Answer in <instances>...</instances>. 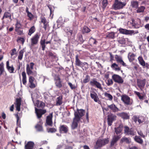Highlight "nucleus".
I'll return each instance as SVG.
<instances>
[{
  "instance_id": "cd10ccee",
  "label": "nucleus",
  "mask_w": 149,
  "mask_h": 149,
  "mask_svg": "<svg viewBox=\"0 0 149 149\" xmlns=\"http://www.w3.org/2000/svg\"><path fill=\"white\" fill-rule=\"evenodd\" d=\"M136 55L134 54L129 52L128 54V57L129 61L132 62L135 60Z\"/></svg>"
},
{
  "instance_id": "58836bf2",
  "label": "nucleus",
  "mask_w": 149,
  "mask_h": 149,
  "mask_svg": "<svg viewBox=\"0 0 149 149\" xmlns=\"http://www.w3.org/2000/svg\"><path fill=\"white\" fill-rule=\"evenodd\" d=\"M132 22H130L132 25L135 28H138L139 27V26L138 24L136 23L134 19L132 18L131 19Z\"/></svg>"
},
{
  "instance_id": "4be33fe9",
  "label": "nucleus",
  "mask_w": 149,
  "mask_h": 149,
  "mask_svg": "<svg viewBox=\"0 0 149 149\" xmlns=\"http://www.w3.org/2000/svg\"><path fill=\"white\" fill-rule=\"evenodd\" d=\"M121 100L124 103L127 105L130 104V98L126 95H123L121 96Z\"/></svg>"
},
{
  "instance_id": "e2e57ef3",
  "label": "nucleus",
  "mask_w": 149,
  "mask_h": 149,
  "mask_svg": "<svg viewBox=\"0 0 149 149\" xmlns=\"http://www.w3.org/2000/svg\"><path fill=\"white\" fill-rule=\"evenodd\" d=\"M68 84L70 86L71 89L72 90L75 89L76 88V87L74 84H72L70 82H68Z\"/></svg>"
},
{
  "instance_id": "393cba45",
  "label": "nucleus",
  "mask_w": 149,
  "mask_h": 149,
  "mask_svg": "<svg viewBox=\"0 0 149 149\" xmlns=\"http://www.w3.org/2000/svg\"><path fill=\"white\" fill-rule=\"evenodd\" d=\"M108 4V0H102V6H100V9L101 12L104 11Z\"/></svg>"
},
{
  "instance_id": "5fc2aeb1",
  "label": "nucleus",
  "mask_w": 149,
  "mask_h": 149,
  "mask_svg": "<svg viewBox=\"0 0 149 149\" xmlns=\"http://www.w3.org/2000/svg\"><path fill=\"white\" fill-rule=\"evenodd\" d=\"M45 105V103L41 101H39L38 102V104L37 105V107L38 108H43Z\"/></svg>"
},
{
  "instance_id": "3c124183",
  "label": "nucleus",
  "mask_w": 149,
  "mask_h": 149,
  "mask_svg": "<svg viewBox=\"0 0 149 149\" xmlns=\"http://www.w3.org/2000/svg\"><path fill=\"white\" fill-rule=\"evenodd\" d=\"M15 31L19 35H22L23 34V31L22 28L15 29Z\"/></svg>"
},
{
  "instance_id": "ea45409f",
  "label": "nucleus",
  "mask_w": 149,
  "mask_h": 149,
  "mask_svg": "<svg viewBox=\"0 0 149 149\" xmlns=\"http://www.w3.org/2000/svg\"><path fill=\"white\" fill-rule=\"evenodd\" d=\"M134 139L136 141L139 143L142 144L143 143V140L139 137L137 136H135Z\"/></svg>"
},
{
  "instance_id": "a18cd8bd",
  "label": "nucleus",
  "mask_w": 149,
  "mask_h": 149,
  "mask_svg": "<svg viewBox=\"0 0 149 149\" xmlns=\"http://www.w3.org/2000/svg\"><path fill=\"white\" fill-rule=\"evenodd\" d=\"M137 8V9L136 10V12L137 13L143 12L145 9V7L143 6H141Z\"/></svg>"
},
{
  "instance_id": "a211bd4d",
  "label": "nucleus",
  "mask_w": 149,
  "mask_h": 149,
  "mask_svg": "<svg viewBox=\"0 0 149 149\" xmlns=\"http://www.w3.org/2000/svg\"><path fill=\"white\" fill-rule=\"evenodd\" d=\"M59 130L61 134H66L68 131V128L66 125H61L59 127Z\"/></svg>"
},
{
  "instance_id": "6e6552de",
  "label": "nucleus",
  "mask_w": 149,
  "mask_h": 149,
  "mask_svg": "<svg viewBox=\"0 0 149 149\" xmlns=\"http://www.w3.org/2000/svg\"><path fill=\"white\" fill-rule=\"evenodd\" d=\"M104 109L107 111H110L114 113H116L120 111L119 109L114 104L108 105L107 107L104 108Z\"/></svg>"
},
{
  "instance_id": "72a5a7b5",
  "label": "nucleus",
  "mask_w": 149,
  "mask_h": 149,
  "mask_svg": "<svg viewBox=\"0 0 149 149\" xmlns=\"http://www.w3.org/2000/svg\"><path fill=\"white\" fill-rule=\"evenodd\" d=\"M119 31L120 33L125 34H130V31L125 29L120 28L119 29Z\"/></svg>"
},
{
  "instance_id": "412c9836",
  "label": "nucleus",
  "mask_w": 149,
  "mask_h": 149,
  "mask_svg": "<svg viewBox=\"0 0 149 149\" xmlns=\"http://www.w3.org/2000/svg\"><path fill=\"white\" fill-rule=\"evenodd\" d=\"M117 115L124 120L129 119L130 118V115L128 114V113L126 112H123L118 113H117Z\"/></svg>"
},
{
  "instance_id": "13d9d810",
  "label": "nucleus",
  "mask_w": 149,
  "mask_h": 149,
  "mask_svg": "<svg viewBox=\"0 0 149 149\" xmlns=\"http://www.w3.org/2000/svg\"><path fill=\"white\" fill-rule=\"evenodd\" d=\"M21 98H17L16 100V102L15 103V105H21Z\"/></svg>"
},
{
  "instance_id": "338daca9",
  "label": "nucleus",
  "mask_w": 149,
  "mask_h": 149,
  "mask_svg": "<svg viewBox=\"0 0 149 149\" xmlns=\"http://www.w3.org/2000/svg\"><path fill=\"white\" fill-rule=\"evenodd\" d=\"M12 52L10 53L11 56H12L16 54V50L15 48H14L11 50Z\"/></svg>"
},
{
  "instance_id": "6e6d98bb",
  "label": "nucleus",
  "mask_w": 149,
  "mask_h": 149,
  "mask_svg": "<svg viewBox=\"0 0 149 149\" xmlns=\"http://www.w3.org/2000/svg\"><path fill=\"white\" fill-rule=\"evenodd\" d=\"M78 40L81 43H83L84 41V40H83V36L82 35L80 34L78 35Z\"/></svg>"
},
{
  "instance_id": "79ce46f5",
  "label": "nucleus",
  "mask_w": 149,
  "mask_h": 149,
  "mask_svg": "<svg viewBox=\"0 0 149 149\" xmlns=\"http://www.w3.org/2000/svg\"><path fill=\"white\" fill-rule=\"evenodd\" d=\"M139 3L138 1H132L131 3V5L132 8H137L138 6Z\"/></svg>"
},
{
  "instance_id": "7ed1b4c3",
  "label": "nucleus",
  "mask_w": 149,
  "mask_h": 149,
  "mask_svg": "<svg viewBox=\"0 0 149 149\" xmlns=\"http://www.w3.org/2000/svg\"><path fill=\"white\" fill-rule=\"evenodd\" d=\"M109 139L107 138L102 139H98L96 142L95 148L98 149L108 144L109 142Z\"/></svg>"
},
{
  "instance_id": "052dcab7",
  "label": "nucleus",
  "mask_w": 149,
  "mask_h": 149,
  "mask_svg": "<svg viewBox=\"0 0 149 149\" xmlns=\"http://www.w3.org/2000/svg\"><path fill=\"white\" fill-rule=\"evenodd\" d=\"M48 56L52 58H54L56 57V55L50 51H49L48 52Z\"/></svg>"
},
{
  "instance_id": "0eeeda50",
  "label": "nucleus",
  "mask_w": 149,
  "mask_h": 149,
  "mask_svg": "<svg viewBox=\"0 0 149 149\" xmlns=\"http://www.w3.org/2000/svg\"><path fill=\"white\" fill-rule=\"evenodd\" d=\"M90 84L92 86L95 87L100 90H103V88L101 84L97 81L95 78H93L92 79L90 82Z\"/></svg>"
},
{
  "instance_id": "bf43d9fd",
  "label": "nucleus",
  "mask_w": 149,
  "mask_h": 149,
  "mask_svg": "<svg viewBox=\"0 0 149 149\" xmlns=\"http://www.w3.org/2000/svg\"><path fill=\"white\" fill-rule=\"evenodd\" d=\"M56 131V129L54 128H49L48 130V132H50L51 133L55 132Z\"/></svg>"
},
{
  "instance_id": "603ef678",
  "label": "nucleus",
  "mask_w": 149,
  "mask_h": 149,
  "mask_svg": "<svg viewBox=\"0 0 149 149\" xmlns=\"http://www.w3.org/2000/svg\"><path fill=\"white\" fill-rule=\"evenodd\" d=\"M35 128L39 131H42L43 130V128L42 125L37 124L35 126Z\"/></svg>"
},
{
  "instance_id": "b1692460",
  "label": "nucleus",
  "mask_w": 149,
  "mask_h": 149,
  "mask_svg": "<svg viewBox=\"0 0 149 149\" xmlns=\"http://www.w3.org/2000/svg\"><path fill=\"white\" fill-rule=\"evenodd\" d=\"M6 68L9 73H14V68L13 65H12L11 66H10L9 62L8 61L6 62Z\"/></svg>"
},
{
  "instance_id": "e433bc0d",
  "label": "nucleus",
  "mask_w": 149,
  "mask_h": 149,
  "mask_svg": "<svg viewBox=\"0 0 149 149\" xmlns=\"http://www.w3.org/2000/svg\"><path fill=\"white\" fill-rule=\"evenodd\" d=\"M36 29L34 26H33L31 27L29 30L28 35L31 36L32 34L33 33L36 31Z\"/></svg>"
},
{
  "instance_id": "49530a36",
  "label": "nucleus",
  "mask_w": 149,
  "mask_h": 149,
  "mask_svg": "<svg viewBox=\"0 0 149 149\" xmlns=\"http://www.w3.org/2000/svg\"><path fill=\"white\" fill-rule=\"evenodd\" d=\"M4 71V64L3 62L0 64V75L2 74Z\"/></svg>"
},
{
  "instance_id": "37998d69",
  "label": "nucleus",
  "mask_w": 149,
  "mask_h": 149,
  "mask_svg": "<svg viewBox=\"0 0 149 149\" xmlns=\"http://www.w3.org/2000/svg\"><path fill=\"white\" fill-rule=\"evenodd\" d=\"M24 49L22 50H21L19 51V55L18 56V59L19 60H22L23 58V53H24Z\"/></svg>"
},
{
  "instance_id": "c9c22d12",
  "label": "nucleus",
  "mask_w": 149,
  "mask_h": 149,
  "mask_svg": "<svg viewBox=\"0 0 149 149\" xmlns=\"http://www.w3.org/2000/svg\"><path fill=\"white\" fill-rule=\"evenodd\" d=\"M111 67L113 69H114L116 71H120L121 69L118 66V65L115 63L111 64Z\"/></svg>"
},
{
  "instance_id": "20e7f679",
  "label": "nucleus",
  "mask_w": 149,
  "mask_h": 149,
  "mask_svg": "<svg viewBox=\"0 0 149 149\" xmlns=\"http://www.w3.org/2000/svg\"><path fill=\"white\" fill-rule=\"evenodd\" d=\"M40 36V33L38 32L31 38V45L32 46L38 44Z\"/></svg>"
},
{
  "instance_id": "423d86ee",
  "label": "nucleus",
  "mask_w": 149,
  "mask_h": 149,
  "mask_svg": "<svg viewBox=\"0 0 149 149\" xmlns=\"http://www.w3.org/2000/svg\"><path fill=\"white\" fill-rule=\"evenodd\" d=\"M124 133L125 135L134 136L136 134V132L134 129L131 128H130L127 126L124 127Z\"/></svg>"
},
{
  "instance_id": "de8ad7c7",
  "label": "nucleus",
  "mask_w": 149,
  "mask_h": 149,
  "mask_svg": "<svg viewBox=\"0 0 149 149\" xmlns=\"http://www.w3.org/2000/svg\"><path fill=\"white\" fill-rule=\"evenodd\" d=\"M90 76L88 74L86 75L85 78L83 80V83L86 84L89 82L90 81Z\"/></svg>"
},
{
  "instance_id": "5701e85b",
  "label": "nucleus",
  "mask_w": 149,
  "mask_h": 149,
  "mask_svg": "<svg viewBox=\"0 0 149 149\" xmlns=\"http://www.w3.org/2000/svg\"><path fill=\"white\" fill-rule=\"evenodd\" d=\"M115 58L117 62L118 63H120L124 66H126V65L125 63L122 60V57L117 55H116L115 56Z\"/></svg>"
},
{
  "instance_id": "6ab92c4d",
  "label": "nucleus",
  "mask_w": 149,
  "mask_h": 149,
  "mask_svg": "<svg viewBox=\"0 0 149 149\" xmlns=\"http://www.w3.org/2000/svg\"><path fill=\"white\" fill-rule=\"evenodd\" d=\"M85 112V110L82 109H77V111L74 112V117H75L76 115L78 116L79 118V120H80L82 117L84 116Z\"/></svg>"
},
{
  "instance_id": "f03ea898",
  "label": "nucleus",
  "mask_w": 149,
  "mask_h": 149,
  "mask_svg": "<svg viewBox=\"0 0 149 149\" xmlns=\"http://www.w3.org/2000/svg\"><path fill=\"white\" fill-rule=\"evenodd\" d=\"M79 55L77 54L75 56V65L76 66L81 67L83 70H86L87 69L88 64L86 62L81 61L79 58Z\"/></svg>"
},
{
  "instance_id": "2eb2a0df",
  "label": "nucleus",
  "mask_w": 149,
  "mask_h": 149,
  "mask_svg": "<svg viewBox=\"0 0 149 149\" xmlns=\"http://www.w3.org/2000/svg\"><path fill=\"white\" fill-rule=\"evenodd\" d=\"M121 136L120 135H114L111 141L110 142V146L112 147L119 140Z\"/></svg>"
},
{
  "instance_id": "69168bd1",
  "label": "nucleus",
  "mask_w": 149,
  "mask_h": 149,
  "mask_svg": "<svg viewBox=\"0 0 149 149\" xmlns=\"http://www.w3.org/2000/svg\"><path fill=\"white\" fill-rule=\"evenodd\" d=\"M109 53L110 55V61L112 62L114 60V56L113 55L112 53L109 52Z\"/></svg>"
},
{
  "instance_id": "4c0bfd02",
  "label": "nucleus",
  "mask_w": 149,
  "mask_h": 149,
  "mask_svg": "<svg viewBox=\"0 0 149 149\" xmlns=\"http://www.w3.org/2000/svg\"><path fill=\"white\" fill-rule=\"evenodd\" d=\"M134 93L139 97V99L141 100H143L144 99V96L143 94H141L139 92L134 91Z\"/></svg>"
},
{
  "instance_id": "2f4dec72",
  "label": "nucleus",
  "mask_w": 149,
  "mask_h": 149,
  "mask_svg": "<svg viewBox=\"0 0 149 149\" xmlns=\"http://www.w3.org/2000/svg\"><path fill=\"white\" fill-rule=\"evenodd\" d=\"M122 128L123 126L121 125H119L118 127L115 128V132L117 135L121 133L122 130Z\"/></svg>"
},
{
  "instance_id": "ddd939ff",
  "label": "nucleus",
  "mask_w": 149,
  "mask_h": 149,
  "mask_svg": "<svg viewBox=\"0 0 149 149\" xmlns=\"http://www.w3.org/2000/svg\"><path fill=\"white\" fill-rule=\"evenodd\" d=\"M34 63L33 62H31L30 65L27 64L26 65V73L28 75H29L33 73L32 70L33 69V67Z\"/></svg>"
},
{
  "instance_id": "a878e982",
  "label": "nucleus",
  "mask_w": 149,
  "mask_h": 149,
  "mask_svg": "<svg viewBox=\"0 0 149 149\" xmlns=\"http://www.w3.org/2000/svg\"><path fill=\"white\" fill-rule=\"evenodd\" d=\"M35 144L32 141H28L27 143L25 145V149H33Z\"/></svg>"
},
{
  "instance_id": "8fccbe9b",
  "label": "nucleus",
  "mask_w": 149,
  "mask_h": 149,
  "mask_svg": "<svg viewBox=\"0 0 149 149\" xmlns=\"http://www.w3.org/2000/svg\"><path fill=\"white\" fill-rule=\"evenodd\" d=\"M121 142L122 143L125 142L127 143H130V139L127 137H123L121 140Z\"/></svg>"
},
{
  "instance_id": "680f3d73",
  "label": "nucleus",
  "mask_w": 149,
  "mask_h": 149,
  "mask_svg": "<svg viewBox=\"0 0 149 149\" xmlns=\"http://www.w3.org/2000/svg\"><path fill=\"white\" fill-rule=\"evenodd\" d=\"M106 83L108 86H110L113 84V82L112 79H108Z\"/></svg>"
},
{
  "instance_id": "a19ab883",
  "label": "nucleus",
  "mask_w": 149,
  "mask_h": 149,
  "mask_svg": "<svg viewBox=\"0 0 149 149\" xmlns=\"http://www.w3.org/2000/svg\"><path fill=\"white\" fill-rule=\"evenodd\" d=\"M91 31V29L88 27L86 26H84L83 27L82 32L84 33H87Z\"/></svg>"
},
{
  "instance_id": "aec40b11",
  "label": "nucleus",
  "mask_w": 149,
  "mask_h": 149,
  "mask_svg": "<svg viewBox=\"0 0 149 149\" xmlns=\"http://www.w3.org/2000/svg\"><path fill=\"white\" fill-rule=\"evenodd\" d=\"M51 39L49 41L46 42L45 39L43 40L41 39L40 41V47H41L42 49V51H44L46 47V44H51Z\"/></svg>"
},
{
  "instance_id": "7c9ffc66",
  "label": "nucleus",
  "mask_w": 149,
  "mask_h": 149,
  "mask_svg": "<svg viewBox=\"0 0 149 149\" xmlns=\"http://www.w3.org/2000/svg\"><path fill=\"white\" fill-rule=\"evenodd\" d=\"M22 83L23 84L25 85L27 81L26 73L24 71L22 72Z\"/></svg>"
},
{
  "instance_id": "473e14b6",
  "label": "nucleus",
  "mask_w": 149,
  "mask_h": 149,
  "mask_svg": "<svg viewBox=\"0 0 149 149\" xmlns=\"http://www.w3.org/2000/svg\"><path fill=\"white\" fill-rule=\"evenodd\" d=\"M106 37L110 39H114L115 38V33L113 32L108 33L106 35Z\"/></svg>"
},
{
  "instance_id": "c85d7f7f",
  "label": "nucleus",
  "mask_w": 149,
  "mask_h": 149,
  "mask_svg": "<svg viewBox=\"0 0 149 149\" xmlns=\"http://www.w3.org/2000/svg\"><path fill=\"white\" fill-rule=\"evenodd\" d=\"M63 99L62 95H60L59 97L57 98L56 105L57 106L60 105L63 103L62 100Z\"/></svg>"
},
{
  "instance_id": "f257e3e1",
  "label": "nucleus",
  "mask_w": 149,
  "mask_h": 149,
  "mask_svg": "<svg viewBox=\"0 0 149 149\" xmlns=\"http://www.w3.org/2000/svg\"><path fill=\"white\" fill-rule=\"evenodd\" d=\"M126 4V0H115L112 7L115 10H119L123 8Z\"/></svg>"
},
{
  "instance_id": "bb28decb",
  "label": "nucleus",
  "mask_w": 149,
  "mask_h": 149,
  "mask_svg": "<svg viewBox=\"0 0 149 149\" xmlns=\"http://www.w3.org/2000/svg\"><path fill=\"white\" fill-rule=\"evenodd\" d=\"M139 64L143 66V68L146 67V62L142 56H139L138 58Z\"/></svg>"
},
{
  "instance_id": "09e8293b",
  "label": "nucleus",
  "mask_w": 149,
  "mask_h": 149,
  "mask_svg": "<svg viewBox=\"0 0 149 149\" xmlns=\"http://www.w3.org/2000/svg\"><path fill=\"white\" fill-rule=\"evenodd\" d=\"M104 95L105 97H107L109 100L111 101L113 100V96L110 93H105Z\"/></svg>"
},
{
  "instance_id": "9d476101",
  "label": "nucleus",
  "mask_w": 149,
  "mask_h": 149,
  "mask_svg": "<svg viewBox=\"0 0 149 149\" xmlns=\"http://www.w3.org/2000/svg\"><path fill=\"white\" fill-rule=\"evenodd\" d=\"M146 81L145 79H137L136 80L137 86L141 91L143 90L146 84Z\"/></svg>"
},
{
  "instance_id": "4468645a",
  "label": "nucleus",
  "mask_w": 149,
  "mask_h": 149,
  "mask_svg": "<svg viewBox=\"0 0 149 149\" xmlns=\"http://www.w3.org/2000/svg\"><path fill=\"white\" fill-rule=\"evenodd\" d=\"M35 112L37 118H40L42 117V115L45 114L46 112L47 111L45 109H42L36 108Z\"/></svg>"
},
{
  "instance_id": "9b49d317",
  "label": "nucleus",
  "mask_w": 149,
  "mask_h": 149,
  "mask_svg": "<svg viewBox=\"0 0 149 149\" xmlns=\"http://www.w3.org/2000/svg\"><path fill=\"white\" fill-rule=\"evenodd\" d=\"M112 79L115 82L122 84L123 82V80L122 77L116 74H114L112 76Z\"/></svg>"
},
{
  "instance_id": "f704fd0d",
  "label": "nucleus",
  "mask_w": 149,
  "mask_h": 149,
  "mask_svg": "<svg viewBox=\"0 0 149 149\" xmlns=\"http://www.w3.org/2000/svg\"><path fill=\"white\" fill-rule=\"evenodd\" d=\"M4 18H8L10 20H12L11 18V14L8 12H6L4 13L2 18V19H3Z\"/></svg>"
},
{
  "instance_id": "dca6fc26",
  "label": "nucleus",
  "mask_w": 149,
  "mask_h": 149,
  "mask_svg": "<svg viewBox=\"0 0 149 149\" xmlns=\"http://www.w3.org/2000/svg\"><path fill=\"white\" fill-rule=\"evenodd\" d=\"M53 113V112L50 113L47 116L46 120V123L47 125L50 126H52Z\"/></svg>"
},
{
  "instance_id": "864d4df0",
  "label": "nucleus",
  "mask_w": 149,
  "mask_h": 149,
  "mask_svg": "<svg viewBox=\"0 0 149 149\" xmlns=\"http://www.w3.org/2000/svg\"><path fill=\"white\" fill-rule=\"evenodd\" d=\"M15 29H21L22 25L20 22L17 20L15 24Z\"/></svg>"
},
{
  "instance_id": "1a4fd4ad",
  "label": "nucleus",
  "mask_w": 149,
  "mask_h": 149,
  "mask_svg": "<svg viewBox=\"0 0 149 149\" xmlns=\"http://www.w3.org/2000/svg\"><path fill=\"white\" fill-rule=\"evenodd\" d=\"M80 120L78 116L76 115L75 117H74L71 125V127L72 130H74L77 128L78 123L79 122Z\"/></svg>"
},
{
  "instance_id": "4d7b16f0",
  "label": "nucleus",
  "mask_w": 149,
  "mask_h": 149,
  "mask_svg": "<svg viewBox=\"0 0 149 149\" xmlns=\"http://www.w3.org/2000/svg\"><path fill=\"white\" fill-rule=\"evenodd\" d=\"M118 41L120 44H125L126 43L125 39L123 38H120Z\"/></svg>"
},
{
  "instance_id": "0e129e2a",
  "label": "nucleus",
  "mask_w": 149,
  "mask_h": 149,
  "mask_svg": "<svg viewBox=\"0 0 149 149\" xmlns=\"http://www.w3.org/2000/svg\"><path fill=\"white\" fill-rule=\"evenodd\" d=\"M40 19L41 20V22L43 23V24L47 23L46 22V19L45 17H41Z\"/></svg>"
},
{
  "instance_id": "f3484780",
  "label": "nucleus",
  "mask_w": 149,
  "mask_h": 149,
  "mask_svg": "<svg viewBox=\"0 0 149 149\" xmlns=\"http://www.w3.org/2000/svg\"><path fill=\"white\" fill-rule=\"evenodd\" d=\"M54 80L55 85L58 88H60L62 87V81L59 76H56L54 78Z\"/></svg>"
},
{
  "instance_id": "39448f33",
  "label": "nucleus",
  "mask_w": 149,
  "mask_h": 149,
  "mask_svg": "<svg viewBox=\"0 0 149 149\" xmlns=\"http://www.w3.org/2000/svg\"><path fill=\"white\" fill-rule=\"evenodd\" d=\"M117 116L115 114L110 113L107 116V123L108 126H111L113 122L116 120Z\"/></svg>"
},
{
  "instance_id": "f8f14e48",
  "label": "nucleus",
  "mask_w": 149,
  "mask_h": 149,
  "mask_svg": "<svg viewBox=\"0 0 149 149\" xmlns=\"http://www.w3.org/2000/svg\"><path fill=\"white\" fill-rule=\"evenodd\" d=\"M91 98L95 102H97L99 104H101V101L99 100L97 95L96 93L94 91H92L90 94Z\"/></svg>"
},
{
  "instance_id": "c756f323",
  "label": "nucleus",
  "mask_w": 149,
  "mask_h": 149,
  "mask_svg": "<svg viewBox=\"0 0 149 149\" xmlns=\"http://www.w3.org/2000/svg\"><path fill=\"white\" fill-rule=\"evenodd\" d=\"M26 12L27 14V16L29 18L30 20H32L33 17L34 15L31 12H30L29 10V8L28 7H26Z\"/></svg>"
},
{
  "instance_id": "774afa93",
  "label": "nucleus",
  "mask_w": 149,
  "mask_h": 149,
  "mask_svg": "<svg viewBox=\"0 0 149 149\" xmlns=\"http://www.w3.org/2000/svg\"><path fill=\"white\" fill-rule=\"evenodd\" d=\"M139 118V117L136 116L135 115L132 118L133 120L136 123L137 122V121H138Z\"/></svg>"
},
{
  "instance_id": "c03bdc74",
  "label": "nucleus",
  "mask_w": 149,
  "mask_h": 149,
  "mask_svg": "<svg viewBox=\"0 0 149 149\" xmlns=\"http://www.w3.org/2000/svg\"><path fill=\"white\" fill-rule=\"evenodd\" d=\"M89 42L91 44L95 45H96L98 42L95 39L93 38L92 37H91L90 38Z\"/></svg>"
}]
</instances>
